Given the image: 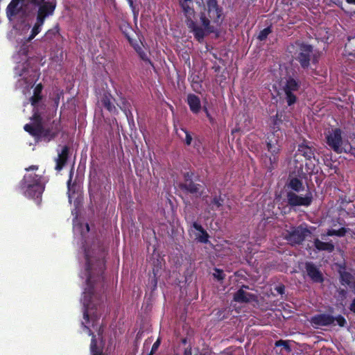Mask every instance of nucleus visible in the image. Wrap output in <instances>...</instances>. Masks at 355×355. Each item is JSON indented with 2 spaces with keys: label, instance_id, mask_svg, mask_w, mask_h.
Returning a JSON list of instances; mask_svg holds the SVG:
<instances>
[{
  "label": "nucleus",
  "instance_id": "1",
  "mask_svg": "<svg viewBox=\"0 0 355 355\" xmlns=\"http://www.w3.org/2000/svg\"><path fill=\"white\" fill-rule=\"evenodd\" d=\"M85 269L84 275L86 277L87 287L83 292V301L84 304L83 318L87 322L89 320V315L98 320L100 315L93 309H101L100 302L103 301L101 293L104 292V271L105 270V252L98 249L96 253L85 250Z\"/></svg>",
  "mask_w": 355,
  "mask_h": 355
},
{
  "label": "nucleus",
  "instance_id": "2",
  "mask_svg": "<svg viewBox=\"0 0 355 355\" xmlns=\"http://www.w3.org/2000/svg\"><path fill=\"white\" fill-rule=\"evenodd\" d=\"M223 19V8L218 4V0H205L203 10L200 13V20L205 36L215 32L211 22L216 26H220Z\"/></svg>",
  "mask_w": 355,
  "mask_h": 355
},
{
  "label": "nucleus",
  "instance_id": "3",
  "mask_svg": "<svg viewBox=\"0 0 355 355\" xmlns=\"http://www.w3.org/2000/svg\"><path fill=\"white\" fill-rule=\"evenodd\" d=\"M286 187L291 189L286 192V197L288 205L295 207H309L313 202V195L308 191L304 196L298 195L297 193L304 191V187L301 180L297 178L288 179Z\"/></svg>",
  "mask_w": 355,
  "mask_h": 355
},
{
  "label": "nucleus",
  "instance_id": "4",
  "mask_svg": "<svg viewBox=\"0 0 355 355\" xmlns=\"http://www.w3.org/2000/svg\"><path fill=\"white\" fill-rule=\"evenodd\" d=\"M325 143L329 149L337 154L347 153L355 157V148L344 136L340 128H333L324 132Z\"/></svg>",
  "mask_w": 355,
  "mask_h": 355
},
{
  "label": "nucleus",
  "instance_id": "5",
  "mask_svg": "<svg viewBox=\"0 0 355 355\" xmlns=\"http://www.w3.org/2000/svg\"><path fill=\"white\" fill-rule=\"evenodd\" d=\"M56 6V0H44V1L40 3V5L37 6L36 8H35V10H36V21L31 30L30 35L26 40V42H30L41 32L42 27L44 25L46 19L54 14Z\"/></svg>",
  "mask_w": 355,
  "mask_h": 355
},
{
  "label": "nucleus",
  "instance_id": "6",
  "mask_svg": "<svg viewBox=\"0 0 355 355\" xmlns=\"http://www.w3.org/2000/svg\"><path fill=\"white\" fill-rule=\"evenodd\" d=\"M21 187L24 189V195L33 199L37 204L42 200L44 191V185L42 182V176L33 173L26 174L20 182Z\"/></svg>",
  "mask_w": 355,
  "mask_h": 355
},
{
  "label": "nucleus",
  "instance_id": "7",
  "mask_svg": "<svg viewBox=\"0 0 355 355\" xmlns=\"http://www.w3.org/2000/svg\"><path fill=\"white\" fill-rule=\"evenodd\" d=\"M24 129L37 140H43L45 142H49L59 135L61 130V125L59 120H53L52 123L46 127L37 125L35 128L28 124H26Z\"/></svg>",
  "mask_w": 355,
  "mask_h": 355
},
{
  "label": "nucleus",
  "instance_id": "8",
  "mask_svg": "<svg viewBox=\"0 0 355 355\" xmlns=\"http://www.w3.org/2000/svg\"><path fill=\"white\" fill-rule=\"evenodd\" d=\"M266 146L270 155L265 153L261 156V160L267 170L271 172L277 165L281 146L275 134L272 133L266 138Z\"/></svg>",
  "mask_w": 355,
  "mask_h": 355
},
{
  "label": "nucleus",
  "instance_id": "9",
  "mask_svg": "<svg viewBox=\"0 0 355 355\" xmlns=\"http://www.w3.org/2000/svg\"><path fill=\"white\" fill-rule=\"evenodd\" d=\"M294 46L296 47L293 54L294 59L300 63L303 69H307L312 60L313 46L300 40L295 42Z\"/></svg>",
  "mask_w": 355,
  "mask_h": 355
},
{
  "label": "nucleus",
  "instance_id": "10",
  "mask_svg": "<svg viewBox=\"0 0 355 355\" xmlns=\"http://www.w3.org/2000/svg\"><path fill=\"white\" fill-rule=\"evenodd\" d=\"M180 6L186 17V24L191 32L193 33L195 39L199 42H202L205 37V33L202 26L197 25L192 17L194 16L195 10L188 3L180 1Z\"/></svg>",
  "mask_w": 355,
  "mask_h": 355
},
{
  "label": "nucleus",
  "instance_id": "11",
  "mask_svg": "<svg viewBox=\"0 0 355 355\" xmlns=\"http://www.w3.org/2000/svg\"><path fill=\"white\" fill-rule=\"evenodd\" d=\"M311 234L306 223H304L298 226H291L286 231L284 239L291 245H300L305 239Z\"/></svg>",
  "mask_w": 355,
  "mask_h": 355
},
{
  "label": "nucleus",
  "instance_id": "12",
  "mask_svg": "<svg viewBox=\"0 0 355 355\" xmlns=\"http://www.w3.org/2000/svg\"><path fill=\"white\" fill-rule=\"evenodd\" d=\"M199 177H195L193 172L184 173V180L179 184V187L184 192L200 196L203 192L204 187L198 182Z\"/></svg>",
  "mask_w": 355,
  "mask_h": 355
},
{
  "label": "nucleus",
  "instance_id": "13",
  "mask_svg": "<svg viewBox=\"0 0 355 355\" xmlns=\"http://www.w3.org/2000/svg\"><path fill=\"white\" fill-rule=\"evenodd\" d=\"M310 322L315 327L329 326L334 324V322L340 327L347 325V320L342 315H338L334 317L327 313H320L314 315L311 318Z\"/></svg>",
  "mask_w": 355,
  "mask_h": 355
},
{
  "label": "nucleus",
  "instance_id": "14",
  "mask_svg": "<svg viewBox=\"0 0 355 355\" xmlns=\"http://www.w3.org/2000/svg\"><path fill=\"white\" fill-rule=\"evenodd\" d=\"M44 0H11L6 8V15L9 20H12L21 11V7L19 3L21 2L26 8L31 7L36 8Z\"/></svg>",
  "mask_w": 355,
  "mask_h": 355
},
{
  "label": "nucleus",
  "instance_id": "15",
  "mask_svg": "<svg viewBox=\"0 0 355 355\" xmlns=\"http://www.w3.org/2000/svg\"><path fill=\"white\" fill-rule=\"evenodd\" d=\"M315 148L309 141L304 139L298 145L297 153L304 157L306 160L311 161L312 158L315 159Z\"/></svg>",
  "mask_w": 355,
  "mask_h": 355
},
{
  "label": "nucleus",
  "instance_id": "16",
  "mask_svg": "<svg viewBox=\"0 0 355 355\" xmlns=\"http://www.w3.org/2000/svg\"><path fill=\"white\" fill-rule=\"evenodd\" d=\"M305 269L307 275L315 283H322L324 277L319 268L312 262L305 263Z\"/></svg>",
  "mask_w": 355,
  "mask_h": 355
},
{
  "label": "nucleus",
  "instance_id": "17",
  "mask_svg": "<svg viewBox=\"0 0 355 355\" xmlns=\"http://www.w3.org/2000/svg\"><path fill=\"white\" fill-rule=\"evenodd\" d=\"M70 148L65 145L62 147L61 151L58 152V157L55 159V169L58 171H61L66 165L69 157Z\"/></svg>",
  "mask_w": 355,
  "mask_h": 355
},
{
  "label": "nucleus",
  "instance_id": "18",
  "mask_svg": "<svg viewBox=\"0 0 355 355\" xmlns=\"http://www.w3.org/2000/svg\"><path fill=\"white\" fill-rule=\"evenodd\" d=\"M233 300L238 303H248L256 301L257 296L254 294L247 293L242 288H240L234 294Z\"/></svg>",
  "mask_w": 355,
  "mask_h": 355
},
{
  "label": "nucleus",
  "instance_id": "19",
  "mask_svg": "<svg viewBox=\"0 0 355 355\" xmlns=\"http://www.w3.org/2000/svg\"><path fill=\"white\" fill-rule=\"evenodd\" d=\"M187 103L193 114H198L201 109V101L200 98L194 94H189L187 97Z\"/></svg>",
  "mask_w": 355,
  "mask_h": 355
},
{
  "label": "nucleus",
  "instance_id": "20",
  "mask_svg": "<svg viewBox=\"0 0 355 355\" xmlns=\"http://www.w3.org/2000/svg\"><path fill=\"white\" fill-rule=\"evenodd\" d=\"M82 325L85 330H87L89 336H92L91 343H90V351L92 355H103V349L102 347H98L97 345V340L96 338V336L93 333V331L83 322H82Z\"/></svg>",
  "mask_w": 355,
  "mask_h": 355
},
{
  "label": "nucleus",
  "instance_id": "21",
  "mask_svg": "<svg viewBox=\"0 0 355 355\" xmlns=\"http://www.w3.org/2000/svg\"><path fill=\"white\" fill-rule=\"evenodd\" d=\"M114 98L110 93H104L101 98V103L110 113H116V108L113 103Z\"/></svg>",
  "mask_w": 355,
  "mask_h": 355
},
{
  "label": "nucleus",
  "instance_id": "22",
  "mask_svg": "<svg viewBox=\"0 0 355 355\" xmlns=\"http://www.w3.org/2000/svg\"><path fill=\"white\" fill-rule=\"evenodd\" d=\"M313 243L315 248L318 251H327L328 252H332L335 249V246L331 242H323L318 238L314 239Z\"/></svg>",
  "mask_w": 355,
  "mask_h": 355
},
{
  "label": "nucleus",
  "instance_id": "23",
  "mask_svg": "<svg viewBox=\"0 0 355 355\" xmlns=\"http://www.w3.org/2000/svg\"><path fill=\"white\" fill-rule=\"evenodd\" d=\"M192 227L200 233V235L196 236V239L198 240V241L202 243H207L209 242V236L207 231L202 227V225L197 222H193Z\"/></svg>",
  "mask_w": 355,
  "mask_h": 355
},
{
  "label": "nucleus",
  "instance_id": "24",
  "mask_svg": "<svg viewBox=\"0 0 355 355\" xmlns=\"http://www.w3.org/2000/svg\"><path fill=\"white\" fill-rule=\"evenodd\" d=\"M43 85L42 83L37 84L33 90V95L30 98V103L31 105L35 107L38 103L42 99V95Z\"/></svg>",
  "mask_w": 355,
  "mask_h": 355
},
{
  "label": "nucleus",
  "instance_id": "25",
  "mask_svg": "<svg viewBox=\"0 0 355 355\" xmlns=\"http://www.w3.org/2000/svg\"><path fill=\"white\" fill-rule=\"evenodd\" d=\"M300 87V82L293 77H288L286 79L285 85L284 87V92H294L299 90Z\"/></svg>",
  "mask_w": 355,
  "mask_h": 355
},
{
  "label": "nucleus",
  "instance_id": "26",
  "mask_svg": "<svg viewBox=\"0 0 355 355\" xmlns=\"http://www.w3.org/2000/svg\"><path fill=\"white\" fill-rule=\"evenodd\" d=\"M283 113L277 112V114L271 117V123L270 124V128L272 130V133H275L280 130V126L283 123Z\"/></svg>",
  "mask_w": 355,
  "mask_h": 355
},
{
  "label": "nucleus",
  "instance_id": "27",
  "mask_svg": "<svg viewBox=\"0 0 355 355\" xmlns=\"http://www.w3.org/2000/svg\"><path fill=\"white\" fill-rule=\"evenodd\" d=\"M131 46L137 53L141 60H142L146 64H148L153 67H154L153 62L150 60L147 53L143 50L142 47L137 42H134L132 44H131Z\"/></svg>",
  "mask_w": 355,
  "mask_h": 355
},
{
  "label": "nucleus",
  "instance_id": "28",
  "mask_svg": "<svg viewBox=\"0 0 355 355\" xmlns=\"http://www.w3.org/2000/svg\"><path fill=\"white\" fill-rule=\"evenodd\" d=\"M60 28L59 25H55L53 28L48 30L44 35L42 37V40L46 42H52L54 38L59 35Z\"/></svg>",
  "mask_w": 355,
  "mask_h": 355
},
{
  "label": "nucleus",
  "instance_id": "29",
  "mask_svg": "<svg viewBox=\"0 0 355 355\" xmlns=\"http://www.w3.org/2000/svg\"><path fill=\"white\" fill-rule=\"evenodd\" d=\"M224 203V198H222L221 195L214 196L211 200L210 202H207L209 207L213 210L219 209L221 207H223Z\"/></svg>",
  "mask_w": 355,
  "mask_h": 355
},
{
  "label": "nucleus",
  "instance_id": "30",
  "mask_svg": "<svg viewBox=\"0 0 355 355\" xmlns=\"http://www.w3.org/2000/svg\"><path fill=\"white\" fill-rule=\"evenodd\" d=\"M340 282L343 286H349L352 282V275L347 271H340Z\"/></svg>",
  "mask_w": 355,
  "mask_h": 355
},
{
  "label": "nucleus",
  "instance_id": "31",
  "mask_svg": "<svg viewBox=\"0 0 355 355\" xmlns=\"http://www.w3.org/2000/svg\"><path fill=\"white\" fill-rule=\"evenodd\" d=\"M183 355H210V353L200 350L199 347H195L193 350L191 346L189 345L184 349Z\"/></svg>",
  "mask_w": 355,
  "mask_h": 355
},
{
  "label": "nucleus",
  "instance_id": "32",
  "mask_svg": "<svg viewBox=\"0 0 355 355\" xmlns=\"http://www.w3.org/2000/svg\"><path fill=\"white\" fill-rule=\"evenodd\" d=\"M347 232V229L345 227H341L337 230L331 229V230H327V236H339V237H343V236H345Z\"/></svg>",
  "mask_w": 355,
  "mask_h": 355
},
{
  "label": "nucleus",
  "instance_id": "33",
  "mask_svg": "<svg viewBox=\"0 0 355 355\" xmlns=\"http://www.w3.org/2000/svg\"><path fill=\"white\" fill-rule=\"evenodd\" d=\"M32 120L34 121L33 123H28L30 125H32L33 127H35L37 125H42V118L40 115V114L37 111L35 112L33 116Z\"/></svg>",
  "mask_w": 355,
  "mask_h": 355
},
{
  "label": "nucleus",
  "instance_id": "34",
  "mask_svg": "<svg viewBox=\"0 0 355 355\" xmlns=\"http://www.w3.org/2000/svg\"><path fill=\"white\" fill-rule=\"evenodd\" d=\"M272 33V28L270 26H268L261 30L258 35V39L260 41H264L268 37V35Z\"/></svg>",
  "mask_w": 355,
  "mask_h": 355
},
{
  "label": "nucleus",
  "instance_id": "35",
  "mask_svg": "<svg viewBox=\"0 0 355 355\" xmlns=\"http://www.w3.org/2000/svg\"><path fill=\"white\" fill-rule=\"evenodd\" d=\"M286 95V101L288 106H291L294 103H295L297 101L296 96L293 94V92H284Z\"/></svg>",
  "mask_w": 355,
  "mask_h": 355
},
{
  "label": "nucleus",
  "instance_id": "36",
  "mask_svg": "<svg viewBox=\"0 0 355 355\" xmlns=\"http://www.w3.org/2000/svg\"><path fill=\"white\" fill-rule=\"evenodd\" d=\"M275 347H283L286 352H290L291 351V347L289 345L288 340H277L275 343Z\"/></svg>",
  "mask_w": 355,
  "mask_h": 355
},
{
  "label": "nucleus",
  "instance_id": "37",
  "mask_svg": "<svg viewBox=\"0 0 355 355\" xmlns=\"http://www.w3.org/2000/svg\"><path fill=\"white\" fill-rule=\"evenodd\" d=\"M130 103L125 98H123L121 100V109L125 113L126 116H128V113L131 114L130 110Z\"/></svg>",
  "mask_w": 355,
  "mask_h": 355
},
{
  "label": "nucleus",
  "instance_id": "38",
  "mask_svg": "<svg viewBox=\"0 0 355 355\" xmlns=\"http://www.w3.org/2000/svg\"><path fill=\"white\" fill-rule=\"evenodd\" d=\"M182 130L185 133V140L184 143L186 145L189 146L192 141V136L190 132L185 128H182Z\"/></svg>",
  "mask_w": 355,
  "mask_h": 355
},
{
  "label": "nucleus",
  "instance_id": "39",
  "mask_svg": "<svg viewBox=\"0 0 355 355\" xmlns=\"http://www.w3.org/2000/svg\"><path fill=\"white\" fill-rule=\"evenodd\" d=\"M215 272L216 273L214 274V277L218 279V280H223L225 277V275L224 274L223 271L220 269H218V268H216L215 269Z\"/></svg>",
  "mask_w": 355,
  "mask_h": 355
},
{
  "label": "nucleus",
  "instance_id": "40",
  "mask_svg": "<svg viewBox=\"0 0 355 355\" xmlns=\"http://www.w3.org/2000/svg\"><path fill=\"white\" fill-rule=\"evenodd\" d=\"M132 31L131 30V28L130 27H126L125 28L124 31H123V33L125 37V38L128 40V41L129 42V43L130 44H132L135 42L133 41V40L131 38L130 35V31Z\"/></svg>",
  "mask_w": 355,
  "mask_h": 355
},
{
  "label": "nucleus",
  "instance_id": "41",
  "mask_svg": "<svg viewBox=\"0 0 355 355\" xmlns=\"http://www.w3.org/2000/svg\"><path fill=\"white\" fill-rule=\"evenodd\" d=\"M161 343L160 339L158 338L153 345L151 351L147 355H153L158 349Z\"/></svg>",
  "mask_w": 355,
  "mask_h": 355
},
{
  "label": "nucleus",
  "instance_id": "42",
  "mask_svg": "<svg viewBox=\"0 0 355 355\" xmlns=\"http://www.w3.org/2000/svg\"><path fill=\"white\" fill-rule=\"evenodd\" d=\"M305 165H306L305 173L307 174H312L313 173L315 164H312V163H311V164L306 163Z\"/></svg>",
  "mask_w": 355,
  "mask_h": 355
},
{
  "label": "nucleus",
  "instance_id": "43",
  "mask_svg": "<svg viewBox=\"0 0 355 355\" xmlns=\"http://www.w3.org/2000/svg\"><path fill=\"white\" fill-rule=\"evenodd\" d=\"M72 172L70 173L69 179L67 181V189H68V193L69 197L70 198V192L72 191V188L74 187V185H71V180H72Z\"/></svg>",
  "mask_w": 355,
  "mask_h": 355
},
{
  "label": "nucleus",
  "instance_id": "44",
  "mask_svg": "<svg viewBox=\"0 0 355 355\" xmlns=\"http://www.w3.org/2000/svg\"><path fill=\"white\" fill-rule=\"evenodd\" d=\"M203 109V111L205 112V114H206V116L208 118L209 122L211 123H214V119L211 116V115L210 114L207 107L206 106H204L202 107Z\"/></svg>",
  "mask_w": 355,
  "mask_h": 355
},
{
  "label": "nucleus",
  "instance_id": "45",
  "mask_svg": "<svg viewBox=\"0 0 355 355\" xmlns=\"http://www.w3.org/2000/svg\"><path fill=\"white\" fill-rule=\"evenodd\" d=\"M275 290L277 291V292L279 293V294H284V291H285V287L284 285H281V286H277Z\"/></svg>",
  "mask_w": 355,
  "mask_h": 355
},
{
  "label": "nucleus",
  "instance_id": "46",
  "mask_svg": "<svg viewBox=\"0 0 355 355\" xmlns=\"http://www.w3.org/2000/svg\"><path fill=\"white\" fill-rule=\"evenodd\" d=\"M38 169V166L37 165H31L28 168H26V171H37Z\"/></svg>",
  "mask_w": 355,
  "mask_h": 355
},
{
  "label": "nucleus",
  "instance_id": "47",
  "mask_svg": "<svg viewBox=\"0 0 355 355\" xmlns=\"http://www.w3.org/2000/svg\"><path fill=\"white\" fill-rule=\"evenodd\" d=\"M349 309L353 313H355V298L352 300V302L349 306Z\"/></svg>",
  "mask_w": 355,
  "mask_h": 355
},
{
  "label": "nucleus",
  "instance_id": "48",
  "mask_svg": "<svg viewBox=\"0 0 355 355\" xmlns=\"http://www.w3.org/2000/svg\"><path fill=\"white\" fill-rule=\"evenodd\" d=\"M128 2V4L129 6L132 8H134V1L133 0H127Z\"/></svg>",
  "mask_w": 355,
  "mask_h": 355
},
{
  "label": "nucleus",
  "instance_id": "49",
  "mask_svg": "<svg viewBox=\"0 0 355 355\" xmlns=\"http://www.w3.org/2000/svg\"><path fill=\"white\" fill-rule=\"evenodd\" d=\"M181 343L184 345H186L187 343V338H182L181 339Z\"/></svg>",
  "mask_w": 355,
  "mask_h": 355
},
{
  "label": "nucleus",
  "instance_id": "50",
  "mask_svg": "<svg viewBox=\"0 0 355 355\" xmlns=\"http://www.w3.org/2000/svg\"><path fill=\"white\" fill-rule=\"evenodd\" d=\"M347 3L355 5V0H346Z\"/></svg>",
  "mask_w": 355,
  "mask_h": 355
},
{
  "label": "nucleus",
  "instance_id": "51",
  "mask_svg": "<svg viewBox=\"0 0 355 355\" xmlns=\"http://www.w3.org/2000/svg\"><path fill=\"white\" fill-rule=\"evenodd\" d=\"M241 288L243 290V288H246V289H248L249 288V286H246V285H243Z\"/></svg>",
  "mask_w": 355,
  "mask_h": 355
},
{
  "label": "nucleus",
  "instance_id": "52",
  "mask_svg": "<svg viewBox=\"0 0 355 355\" xmlns=\"http://www.w3.org/2000/svg\"><path fill=\"white\" fill-rule=\"evenodd\" d=\"M180 1L188 3V1H192V0H180Z\"/></svg>",
  "mask_w": 355,
  "mask_h": 355
},
{
  "label": "nucleus",
  "instance_id": "53",
  "mask_svg": "<svg viewBox=\"0 0 355 355\" xmlns=\"http://www.w3.org/2000/svg\"><path fill=\"white\" fill-rule=\"evenodd\" d=\"M340 293L344 294V293H345V290H342Z\"/></svg>",
  "mask_w": 355,
  "mask_h": 355
},
{
  "label": "nucleus",
  "instance_id": "54",
  "mask_svg": "<svg viewBox=\"0 0 355 355\" xmlns=\"http://www.w3.org/2000/svg\"><path fill=\"white\" fill-rule=\"evenodd\" d=\"M353 39H354V40H355V37H354V38H353Z\"/></svg>",
  "mask_w": 355,
  "mask_h": 355
},
{
  "label": "nucleus",
  "instance_id": "55",
  "mask_svg": "<svg viewBox=\"0 0 355 355\" xmlns=\"http://www.w3.org/2000/svg\"><path fill=\"white\" fill-rule=\"evenodd\" d=\"M228 355H232V354H228Z\"/></svg>",
  "mask_w": 355,
  "mask_h": 355
}]
</instances>
